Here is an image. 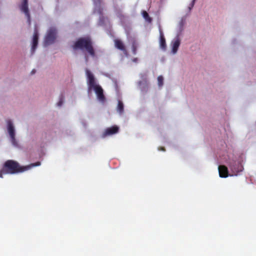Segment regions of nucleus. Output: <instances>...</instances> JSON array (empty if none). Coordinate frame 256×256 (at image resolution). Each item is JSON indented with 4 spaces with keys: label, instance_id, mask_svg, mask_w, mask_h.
Segmentation results:
<instances>
[{
    "label": "nucleus",
    "instance_id": "obj_1",
    "mask_svg": "<svg viewBox=\"0 0 256 256\" xmlns=\"http://www.w3.org/2000/svg\"><path fill=\"white\" fill-rule=\"evenodd\" d=\"M40 165V162H37L31 164L28 166H20L18 162L14 160H8L4 164L2 168L0 170V178H3V174H14L19 172H22L34 166Z\"/></svg>",
    "mask_w": 256,
    "mask_h": 256
},
{
    "label": "nucleus",
    "instance_id": "obj_2",
    "mask_svg": "<svg viewBox=\"0 0 256 256\" xmlns=\"http://www.w3.org/2000/svg\"><path fill=\"white\" fill-rule=\"evenodd\" d=\"M86 74L88 78V89L90 90L93 89L97 96L98 100L100 102H104L106 98L104 94L103 89L100 85L96 84L94 77L89 70H86Z\"/></svg>",
    "mask_w": 256,
    "mask_h": 256
},
{
    "label": "nucleus",
    "instance_id": "obj_3",
    "mask_svg": "<svg viewBox=\"0 0 256 256\" xmlns=\"http://www.w3.org/2000/svg\"><path fill=\"white\" fill-rule=\"evenodd\" d=\"M72 48L74 50H84L85 48L92 56H95V52L92 44V42L88 37L78 38L74 42Z\"/></svg>",
    "mask_w": 256,
    "mask_h": 256
},
{
    "label": "nucleus",
    "instance_id": "obj_4",
    "mask_svg": "<svg viewBox=\"0 0 256 256\" xmlns=\"http://www.w3.org/2000/svg\"><path fill=\"white\" fill-rule=\"evenodd\" d=\"M57 32L55 28H50L47 32L44 40L45 46L53 44L56 38Z\"/></svg>",
    "mask_w": 256,
    "mask_h": 256
},
{
    "label": "nucleus",
    "instance_id": "obj_5",
    "mask_svg": "<svg viewBox=\"0 0 256 256\" xmlns=\"http://www.w3.org/2000/svg\"><path fill=\"white\" fill-rule=\"evenodd\" d=\"M119 128L116 126H114L112 127L106 128L102 134V138H105L106 136H110L118 132Z\"/></svg>",
    "mask_w": 256,
    "mask_h": 256
},
{
    "label": "nucleus",
    "instance_id": "obj_6",
    "mask_svg": "<svg viewBox=\"0 0 256 256\" xmlns=\"http://www.w3.org/2000/svg\"><path fill=\"white\" fill-rule=\"evenodd\" d=\"M20 10L23 12L27 17L28 20L30 24V14L28 8V0H23L20 6Z\"/></svg>",
    "mask_w": 256,
    "mask_h": 256
},
{
    "label": "nucleus",
    "instance_id": "obj_7",
    "mask_svg": "<svg viewBox=\"0 0 256 256\" xmlns=\"http://www.w3.org/2000/svg\"><path fill=\"white\" fill-rule=\"evenodd\" d=\"M38 30L37 29L36 26H35L34 30V33L33 36V40H32V53L33 54L38 44Z\"/></svg>",
    "mask_w": 256,
    "mask_h": 256
},
{
    "label": "nucleus",
    "instance_id": "obj_8",
    "mask_svg": "<svg viewBox=\"0 0 256 256\" xmlns=\"http://www.w3.org/2000/svg\"><path fill=\"white\" fill-rule=\"evenodd\" d=\"M8 128L12 142L14 144L16 140L14 129L12 123L10 120L8 121Z\"/></svg>",
    "mask_w": 256,
    "mask_h": 256
},
{
    "label": "nucleus",
    "instance_id": "obj_9",
    "mask_svg": "<svg viewBox=\"0 0 256 256\" xmlns=\"http://www.w3.org/2000/svg\"><path fill=\"white\" fill-rule=\"evenodd\" d=\"M115 47L122 51L125 54H126L127 52L124 44L122 42L118 39H116L114 40Z\"/></svg>",
    "mask_w": 256,
    "mask_h": 256
},
{
    "label": "nucleus",
    "instance_id": "obj_10",
    "mask_svg": "<svg viewBox=\"0 0 256 256\" xmlns=\"http://www.w3.org/2000/svg\"><path fill=\"white\" fill-rule=\"evenodd\" d=\"M218 172L221 178H226L228 176V169L224 165H221L218 166Z\"/></svg>",
    "mask_w": 256,
    "mask_h": 256
},
{
    "label": "nucleus",
    "instance_id": "obj_11",
    "mask_svg": "<svg viewBox=\"0 0 256 256\" xmlns=\"http://www.w3.org/2000/svg\"><path fill=\"white\" fill-rule=\"evenodd\" d=\"M160 46L162 49H163V50L166 49V40H165L164 36V34L162 33V32L160 30Z\"/></svg>",
    "mask_w": 256,
    "mask_h": 256
},
{
    "label": "nucleus",
    "instance_id": "obj_12",
    "mask_svg": "<svg viewBox=\"0 0 256 256\" xmlns=\"http://www.w3.org/2000/svg\"><path fill=\"white\" fill-rule=\"evenodd\" d=\"M180 45V40L178 38H177L172 42V52L173 54H176L178 50Z\"/></svg>",
    "mask_w": 256,
    "mask_h": 256
},
{
    "label": "nucleus",
    "instance_id": "obj_13",
    "mask_svg": "<svg viewBox=\"0 0 256 256\" xmlns=\"http://www.w3.org/2000/svg\"><path fill=\"white\" fill-rule=\"evenodd\" d=\"M117 111L120 114H123L124 112V106L123 102L120 101L118 100V106H117Z\"/></svg>",
    "mask_w": 256,
    "mask_h": 256
},
{
    "label": "nucleus",
    "instance_id": "obj_14",
    "mask_svg": "<svg viewBox=\"0 0 256 256\" xmlns=\"http://www.w3.org/2000/svg\"><path fill=\"white\" fill-rule=\"evenodd\" d=\"M142 16L148 22H151L152 18L150 17L148 13L146 11H143L142 12Z\"/></svg>",
    "mask_w": 256,
    "mask_h": 256
},
{
    "label": "nucleus",
    "instance_id": "obj_15",
    "mask_svg": "<svg viewBox=\"0 0 256 256\" xmlns=\"http://www.w3.org/2000/svg\"><path fill=\"white\" fill-rule=\"evenodd\" d=\"M132 52L133 54H136L137 44L136 42H134L132 44Z\"/></svg>",
    "mask_w": 256,
    "mask_h": 256
},
{
    "label": "nucleus",
    "instance_id": "obj_16",
    "mask_svg": "<svg viewBox=\"0 0 256 256\" xmlns=\"http://www.w3.org/2000/svg\"><path fill=\"white\" fill-rule=\"evenodd\" d=\"M164 78L162 76H160L158 78V84L160 86H162L163 85Z\"/></svg>",
    "mask_w": 256,
    "mask_h": 256
},
{
    "label": "nucleus",
    "instance_id": "obj_17",
    "mask_svg": "<svg viewBox=\"0 0 256 256\" xmlns=\"http://www.w3.org/2000/svg\"><path fill=\"white\" fill-rule=\"evenodd\" d=\"M63 102H64V96H62L60 98L58 102L57 103L58 106H60L62 104Z\"/></svg>",
    "mask_w": 256,
    "mask_h": 256
},
{
    "label": "nucleus",
    "instance_id": "obj_18",
    "mask_svg": "<svg viewBox=\"0 0 256 256\" xmlns=\"http://www.w3.org/2000/svg\"><path fill=\"white\" fill-rule=\"evenodd\" d=\"M36 72V70L34 69L32 70L30 73L32 74H35Z\"/></svg>",
    "mask_w": 256,
    "mask_h": 256
},
{
    "label": "nucleus",
    "instance_id": "obj_19",
    "mask_svg": "<svg viewBox=\"0 0 256 256\" xmlns=\"http://www.w3.org/2000/svg\"><path fill=\"white\" fill-rule=\"evenodd\" d=\"M100 0H94V3H96V2H99V3H100Z\"/></svg>",
    "mask_w": 256,
    "mask_h": 256
},
{
    "label": "nucleus",
    "instance_id": "obj_20",
    "mask_svg": "<svg viewBox=\"0 0 256 256\" xmlns=\"http://www.w3.org/2000/svg\"><path fill=\"white\" fill-rule=\"evenodd\" d=\"M158 150H164H164H165L164 148H163V147H162V148H158Z\"/></svg>",
    "mask_w": 256,
    "mask_h": 256
},
{
    "label": "nucleus",
    "instance_id": "obj_21",
    "mask_svg": "<svg viewBox=\"0 0 256 256\" xmlns=\"http://www.w3.org/2000/svg\"><path fill=\"white\" fill-rule=\"evenodd\" d=\"M137 60H138L137 58H134L133 60V62H137Z\"/></svg>",
    "mask_w": 256,
    "mask_h": 256
},
{
    "label": "nucleus",
    "instance_id": "obj_22",
    "mask_svg": "<svg viewBox=\"0 0 256 256\" xmlns=\"http://www.w3.org/2000/svg\"><path fill=\"white\" fill-rule=\"evenodd\" d=\"M194 0H192V7L194 5Z\"/></svg>",
    "mask_w": 256,
    "mask_h": 256
},
{
    "label": "nucleus",
    "instance_id": "obj_23",
    "mask_svg": "<svg viewBox=\"0 0 256 256\" xmlns=\"http://www.w3.org/2000/svg\"><path fill=\"white\" fill-rule=\"evenodd\" d=\"M86 62H88V57H86Z\"/></svg>",
    "mask_w": 256,
    "mask_h": 256
}]
</instances>
